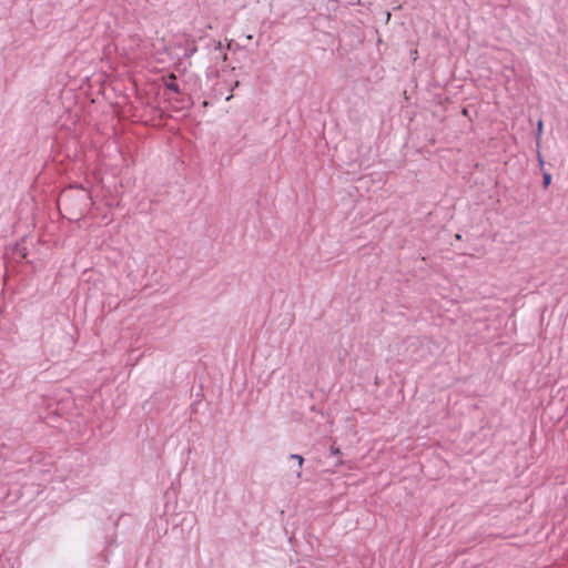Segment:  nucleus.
<instances>
[{
	"label": "nucleus",
	"mask_w": 568,
	"mask_h": 568,
	"mask_svg": "<svg viewBox=\"0 0 568 568\" xmlns=\"http://www.w3.org/2000/svg\"><path fill=\"white\" fill-rule=\"evenodd\" d=\"M164 87L173 93H180V85L178 84L176 78L173 74H171L169 79L164 81Z\"/></svg>",
	"instance_id": "obj_1"
},
{
	"label": "nucleus",
	"mask_w": 568,
	"mask_h": 568,
	"mask_svg": "<svg viewBox=\"0 0 568 568\" xmlns=\"http://www.w3.org/2000/svg\"><path fill=\"white\" fill-rule=\"evenodd\" d=\"M288 458L297 463L298 470L296 471V477L300 478L302 476L301 468L304 464V457L300 454H291Z\"/></svg>",
	"instance_id": "obj_2"
},
{
	"label": "nucleus",
	"mask_w": 568,
	"mask_h": 568,
	"mask_svg": "<svg viewBox=\"0 0 568 568\" xmlns=\"http://www.w3.org/2000/svg\"><path fill=\"white\" fill-rule=\"evenodd\" d=\"M552 181V175L549 172L544 171L542 172V186L547 189Z\"/></svg>",
	"instance_id": "obj_3"
},
{
	"label": "nucleus",
	"mask_w": 568,
	"mask_h": 568,
	"mask_svg": "<svg viewBox=\"0 0 568 568\" xmlns=\"http://www.w3.org/2000/svg\"><path fill=\"white\" fill-rule=\"evenodd\" d=\"M537 156H538V163H539V165L542 168V166H544V164H545V162H544V158L541 156V154H540L539 152H538Z\"/></svg>",
	"instance_id": "obj_4"
},
{
	"label": "nucleus",
	"mask_w": 568,
	"mask_h": 568,
	"mask_svg": "<svg viewBox=\"0 0 568 568\" xmlns=\"http://www.w3.org/2000/svg\"><path fill=\"white\" fill-rule=\"evenodd\" d=\"M214 48H215V50L222 51L223 45H222V43L219 41V42H216V43H215V47H214Z\"/></svg>",
	"instance_id": "obj_5"
},
{
	"label": "nucleus",
	"mask_w": 568,
	"mask_h": 568,
	"mask_svg": "<svg viewBox=\"0 0 568 568\" xmlns=\"http://www.w3.org/2000/svg\"><path fill=\"white\" fill-rule=\"evenodd\" d=\"M70 187H71V189H80V190L85 191V189H84V187H83V185H81V184L71 185Z\"/></svg>",
	"instance_id": "obj_6"
},
{
	"label": "nucleus",
	"mask_w": 568,
	"mask_h": 568,
	"mask_svg": "<svg viewBox=\"0 0 568 568\" xmlns=\"http://www.w3.org/2000/svg\"><path fill=\"white\" fill-rule=\"evenodd\" d=\"M541 130H542V122H541V121H539V122H538V134H540V133H541Z\"/></svg>",
	"instance_id": "obj_7"
}]
</instances>
